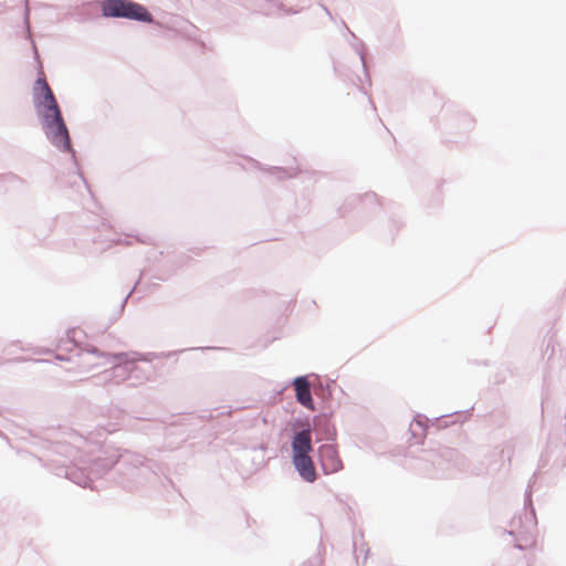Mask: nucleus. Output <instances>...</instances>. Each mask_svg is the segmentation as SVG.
<instances>
[{
	"mask_svg": "<svg viewBox=\"0 0 566 566\" xmlns=\"http://www.w3.org/2000/svg\"><path fill=\"white\" fill-rule=\"evenodd\" d=\"M310 429L297 432L292 440V461L301 478L310 483L317 479L316 469L310 452L312 451Z\"/></svg>",
	"mask_w": 566,
	"mask_h": 566,
	"instance_id": "nucleus-1",
	"label": "nucleus"
},
{
	"mask_svg": "<svg viewBox=\"0 0 566 566\" xmlns=\"http://www.w3.org/2000/svg\"><path fill=\"white\" fill-rule=\"evenodd\" d=\"M34 103L41 118L57 116L61 113L53 92L44 77H39L35 81Z\"/></svg>",
	"mask_w": 566,
	"mask_h": 566,
	"instance_id": "nucleus-3",
	"label": "nucleus"
},
{
	"mask_svg": "<svg viewBox=\"0 0 566 566\" xmlns=\"http://www.w3.org/2000/svg\"><path fill=\"white\" fill-rule=\"evenodd\" d=\"M319 461L325 474H332L343 468L336 448L332 444H324L318 449Z\"/></svg>",
	"mask_w": 566,
	"mask_h": 566,
	"instance_id": "nucleus-5",
	"label": "nucleus"
},
{
	"mask_svg": "<svg viewBox=\"0 0 566 566\" xmlns=\"http://www.w3.org/2000/svg\"><path fill=\"white\" fill-rule=\"evenodd\" d=\"M293 385L297 401L302 406L313 410L314 406L308 380L305 377H297L294 379Z\"/></svg>",
	"mask_w": 566,
	"mask_h": 566,
	"instance_id": "nucleus-6",
	"label": "nucleus"
},
{
	"mask_svg": "<svg viewBox=\"0 0 566 566\" xmlns=\"http://www.w3.org/2000/svg\"><path fill=\"white\" fill-rule=\"evenodd\" d=\"M102 9L105 17L125 18L143 22L153 21L151 14L144 6L130 0H105Z\"/></svg>",
	"mask_w": 566,
	"mask_h": 566,
	"instance_id": "nucleus-2",
	"label": "nucleus"
},
{
	"mask_svg": "<svg viewBox=\"0 0 566 566\" xmlns=\"http://www.w3.org/2000/svg\"><path fill=\"white\" fill-rule=\"evenodd\" d=\"M41 119L45 135L52 144L62 150H67L70 148V136L62 114L59 113L57 116Z\"/></svg>",
	"mask_w": 566,
	"mask_h": 566,
	"instance_id": "nucleus-4",
	"label": "nucleus"
}]
</instances>
